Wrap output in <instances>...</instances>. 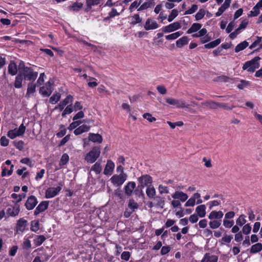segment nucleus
<instances>
[{
    "label": "nucleus",
    "mask_w": 262,
    "mask_h": 262,
    "mask_svg": "<svg viewBox=\"0 0 262 262\" xmlns=\"http://www.w3.org/2000/svg\"><path fill=\"white\" fill-rule=\"evenodd\" d=\"M101 148L100 146H95L86 155L85 160L89 163L95 162L100 156Z\"/></svg>",
    "instance_id": "nucleus-1"
},
{
    "label": "nucleus",
    "mask_w": 262,
    "mask_h": 262,
    "mask_svg": "<svg viewBox=\"0 0 262 262\" xmlns=\"http://www.w3.org/2000/svg\"><path fill=\"white\" fill-rule=\"evenodd\" d=\"M260 58L258 56L254 57L253 59L250 61H248L243 65V70H247L249 72H254L256 69H258L259 66L258 61Z\"/></svg>",
    "instance_id": "nucleus-2"
},
{
    "label": "nucleus",
    "mask_w": 262,
    "mask_h": 262,
    "mask_svg": "<svg viewBox=\"0 0 262 262\" xmlns=\"http://www.w3.org/2000/svg\"><path fill=\"white\" fill-rule=\"evenodd\" d=\"M20 74L22 75L25 80L29 81H34L38 76V72H34L31 67L26 68L25 70L20 73Z\"/></svg>",
    "instance_id": "nucleus-3"
},
{
    "label": "nucleus",
    "mask_w": 262,
    "mask_h": 262,
    "mask_svg": "<svg viewBox=\"0 0 262 262\" xmlns=\"http://www.w3.org/2000/svg\"><path fill=\"white\" fill-rule=\"evenodd\" d=\"M127 178L126 173H120L113 176L110 180L114 185L119 187L124 183Z\"/></svg>",
    "instance_id": "nucleus-4"
},
{
    "label": "nucleus",
    "mask_w": 262,
    "mask_h": 262,
    "mask_svg": "<svg viewBox=\"0 0 262 262\" xmlns=\"http://www.w3.org/2000/svg\"><path fill=\"white\" fill-rule=\"evenodd\" d=\"M26 126L21 124L18 128L10 130L8 132L7 136L10 138L13 139L17 137L23 136L25 133Z\"/></svg>",
    "instance_id": "nucleus-5"
},
{
    "label": "nucleus",
    "mask_w": 262,
    "mask_h": 262,
    "mask_svg": "<svg viewBox=\"0 0 262 262\" xmlns=\"http://www.w3.org/2000/svg\"><path fill=\"white\" fill-rule=\"evenodd\" d=\"M166 101L170 105H174L178 108H188L189 104H186V102L183 99H177L172 98H166Z\"/></svg>",
    "instance_id": "nucleus-6"
},
{
    "label": "nucleus",
    "mask_w": 262,
    "mask_h": 262,
    "mask_svg": "<svg viewBox=\"0 0 262 262\" xmlns=\"http://www.w3.org/2000/svg\"><path fill=\"white\" fill-rule=\"evenodd\" d=\"M62 185V182H60L58 183V186L57 187L48 188L45 192L46 198L47 199L52 198L57 195L61 190Z\"/></svg>",
    "instance_id": "nucleus-7"
},
{
    "label": "nucleus",
    "mask_w": 262,
    "mask_h": 262,
    "mask_svg": "<svg viewBox=\"0 0 262 262\" xmlns=\"http://www.w3.org/2000/svg\"><path fill=\"white\" fill-rule=\"evenodd\" d=\"M138 181L139 183L138 185V187L143 188L145 186H149L151 185V184L152 182V179L151 176L148 174H144L142 176L139 177L138 178Z\"/></svg>",
    "instance_id": "nucleus-8"
},
{
    "label": "nucleus",
    "mask_w": 262,
    "mask_h": 262,
    "mask_svg": "<svg viewBox=\"0 0 262 262\" xmlns=\"http://www.w3.org/2000/svg\"><path fill=\"white\" fill-rule=\"evenodd\" d=\"M37 203V198L34 195H31L28 198L25 206L27 210H31L34 208Z\"/></svg>",
    "instance_id": "nucleus-9"
},
{
    "label": "nucleus",
    "mask_w": 262,
    "mask_h": 262,
    "mask_svg": "<svg viewBox=\"0 0 262 262\" xmlns=\"http://www.w3.org/2000/svg\"><path fill=\"white\" fill-rule=\"evenodd\" d=\"M181 25L180 23L177 21L165 26L162 28V31L164 33H169L180 29Z\"/></svg>",
    "instance_id": "nucleus-10"
},
{
    "label": "nucleus",
    "mask_w": 262,
    "mask_h": 262,
    "mask_svg": "<svg viewBox=\"0 0 262 262\" xmlns=\"http://www.w3.org/2000/svg\"><path fill=\"white\" fill-rule=\"evenodd\" d=\"M52 84L48 81L46 86H42L39 89V93L44 97H49L52 93L51 90Z\"/></svg>",
    "instance_id": "nucleus-11"
},
{
    "label": "nucleus",
    "mask_w": 262,
    "mask_h": 262,
    "mask_svg": "<svg viewBox=\"0 0 262 262\" xmlns=\"http://www.w3.org/2000/svg\"><path fill=\"white\" fill-rule=\"evenodd\" d=\"M159 27V25L156 21L152 20L150 18L146 19L144 28L145 30L148 31L150 30H154Z\"/></svg>",
    "instance_id": "nucleus-12"
},
{
    "label": "nucleus",
    "mask_w": 262,
    "mask_h": 262,
    "mask_svg": "<svg viewBox=\"0 0 262 262\" xmlns=\"http://www.w3.org/2000/svg\"><path fill=\"white\" fill-rule=\"evenodd\" d=\"M73 97L69 95L67 97L61 101L57 106L54 108V110H59L60 111H62L64 107L70 103L72 102Z\"/></svg>",
    "instance_id": "nucleus-13"
},
{
    "label": "nucleus",
    "mask_w": 262,
    "mask_h": 262,
    "mask_svg": "<svg viewBox=\"0 0 262 262\" xmlns=\"http://www.w3.org/2000/svg\"><path fill=\"white\" fill-rule=\"evenodd\" d=\"M48 206L49 202L45 201L41 202L37 206L34 212V215L36 216L40 213L45 211L48 208Z\"/></svg>",
    "instance_id": "nucleus-14"
},
{
    "label": "nucleus",
    "mask_w": 262,
    "mask_h": 262,
    "mask_svg": "<svg viewBox=\"0 0 262 262\" xmlns=\"http://www.w3.org/2000/svg\"><path fill=\"white\" fill-rule=\"evenodd\" d=\"M115 168L114 163L111 160H108L104 169L103 173L106 176L111 175Z\"/></svg>",
    "instance_id": "nucleus-15"
},
{
    "label": "nucleus",
    "mask_w": 262,
    "mask_h": 262,
    "mask_svg": "<svg viewBox=\"0 0 262 262\" xmlns=\"http://www.w3.org/2000/svg\"><path fill=\"white\" fill-rule=\"evenodd\" d=\"M172 198L175 200H180L181 201L184 202L188 199V195L180 191H176L171 195Z\"/></svg>",
    "instance_id": "nucleus-16"
},
{
    "label": "nucleus",
    "mask_w": 262,
    "mask_h": 262,
    "mask_svg": "<svg viewBox=\"0 0 262 262\" xmlns=\"http://www.w3.org/2000/svg\"><path fill=\"white\" fill-rule=\"evenodd\" d=\"M224 213L222 211H212L208 215V219L210 220H216L222 221Z\"/></svg>",
    "instance_id": "nucleus-17"
},
{
    "label": "nucleus",
    "mask_w": 262,
    "mask_h": 262,
    "mask_svg": "<svg viewBox=\"0 0 262 262\" xmlns=\"http://www.w3.org/2000/svg\"><path fill=\"white\" fill-rule=\"evenodd\" d=\"M136 184L134 182H128L124 187V192L126 195L130 196L135 188Z\"/></svg>",
    "instance_id": "nucleus-18"
},
{
    "label": "nucleus",
    "mask_w": 262,
    "mask_h": 262,
    "mask_svg": "<svg viewBox=\"0 0 262 262\" xmlns=\"http://www.w3.org/2000/svg\"><path fill=\"white\" fill-rule=\"evenodd\" d=\"M219 257L217 255H212L210 253L205 254L201 262H217Z\"/></svg>",
    "instance_id": "nucleus-19"
},
{
    "label": "nucleus",
    "mask_w": 262,
    "mask_h": 262,
    "mask_svg": "<svg viewBox=\"0 0 262 262\" xmlns=\"http://www.w3.org/2000/svg\"><path fill=\"white\" fill-rule=\"evenodd\" d=\"M20 212L19 206L16 205L14 206L8 208L7 210V213L10 216H16Z\"/></svg>",
    "instance_id": "nucleus-20"
},
{
    "label": "nucleus",
    "mask_w": 262,
    "mask_h": 262,
    "mask_svg": "<svg viewBox=\"0 0 262 262\" xmlns=\"http://www.w3.org/2000/svg\"><path fill=\"white\" fill-rule=\"evenodd\" d=\"M27 221L23 218L19 219L16 224V229L17 231L23 232L27 226Z\"/></svg>",
    "instance_id": "nucleus-21"
},
{
    "label": "nucleus",
    "mask_w": 262,
    "mask_h": 262,
    "mask_svg": "<svg viewBox=\"0 0 262 262\" xmlns=\"http://www.w3.org/2000/svg\"><path fill=\"white\" fill-rule=\"evenodd\" d=\"M89 139L93 142L101 143L102 142V137L98 134L90 133L89 134Z\"/></svg>",
    "instance_id": "nucleus-22"
},
{
    "label": "nucleus",
    "mask_w": 262,
    "mask_h": 262,
    "mask_svg": "<svg viewBox=\"0 0 262 262\" xmlns=\"http://www.w3.org/2000/svg\"><path fill=\"white\" fill-rule=\"evenodd\" d=\"M90 127L85 124H83L76 129H75L74 131V133L76 135H80L83 133L87 132L90 130Z\"/></svg>",
    "instance_id": "nucleus-23"
},
{
    "label": "nucleus",
    "mask_w": 262,
    "mask_h": 262,
    "mask_svg": "<svg viewBox=\"0 0 262 262\" xmlns=\"http://www.w3.org/2000/svg\"><path fill=\"white\" fill-rule=\"evenodd\" d=\"M206 209L205 205H201L196 207L195 212L199 217H204L206 214Z\"/></svg>",
    "instance_id": "nucleus-24"
},
{
    "label": "nucleus",
    "mask_w": 262,
    "mask_h": 262,
    "mask_svg": "<svg viewBox=\"0 0 262 262\" xmlns=\"http://www.w3.org/2000/svg\"><path fill=\"white\" fill-rule=\"evenodd\" d=\"M8 73L12 76L15 75L17 73V66L13 61H11L8 66Z\"/></svg>",
    "instance_id": "nucleus-25"
},
{
    "label": "nucleus",
    "mask_w": 262,
    "mask_h": 262,
    "mask_svg": "<svg viewBox=\"0 0 262 262\" xmlns=\"http://www.w3.org/2000/svg\"><path fill=\"white\" fill-rule=\"evenodd\" d=\"M37 84H33L32 83H29L28 85L27 91L26 94V97L27 98L30 97L31 94H34L36 91V88Z\"/></svg>",
    "instance_id": "nucleus-26"
},
{
    "label": "nucleus",
    "mask_w": 262,
    "mask_h": 262,
    "mask_svg": "<svg viewBox=\"0 0 262 262\" xmlns=\"http://www.w3.org/2000/svg\"><path fill=\"white\" fill-rule=\"evenodd\" d=\"M146 193L147 196L149 199H154L155 197L156 191L154 186L152 185H149L147 187Z\"/></svg>",
    "instance_id": "nucleus-27"
},
{
    "label": "nucleus",
    "mask_w": 262,
    "mask_h": 262,
    "mask_svg": "<svg viewBox=\"0 0 262 262\" xmlns=\"http://www.w3.org/2000/svg\"><path fill=\"white\" fill-rule=\"evenodd\" d=\"M23 79H24V77L20 73H18L15 77L14 83V87L16 89L21 88L22 87V82Z\"/></svg>",
    "instance_id": "nucleus-28"
},
{
    "label": "nucleus",
    "mask_w": 262,
    "mask_h": 262,
    "mask_svg": "<svg viewBox=\"0 0 262 262\" xmlns=\"http://www.w3.org/2000/svg\"><path fill=\"white\" fill-rule=\"evenodd\" d=\"M188 38L187 36H183L176 41V46L178 48H182L188 43Z\"/></svg>",
    "instance_id": "nucleus-29"
},
{
    "label": "nucleus",
    "mask_w": 262,
    "mask_h": 262,
    "mask_svg": "<svg viewBox=\"0 0 262 262\" xmlns=\"http://www.w3.org/2000/svg\"><path fill=\"white\" fill-rule=\"evenodd\" d=\"M156 204L155 206L157 207L163 208L165 204V199L164 198L161 197L160 196H155L154 198Z\"/></svg>",
    "instance_id": "nucleus-30"
},
{
    "label": "nucleus",
    "mask_w": 262,
    "mask_h": 262,
    "mask_svg": "<svg viewBox=\"0 0 262 262\" xmlns=\"http://www.w3.org/2000/svg\"><path fill=\"white\" fill-rule=\"evenodd\" d=\"M202 25L199 23H193L191 27L187 31V33L191 34L201 29Z\"/></svg>",
    "instance_id": "nucleus-31"
},
{
    "label": "nucleus",
    "mask_w": 262,
    "mask_h": 262,
    "mask_svg": "<svg viewBox=\"0 0 262 262\" xmlns=\"http://www.w3.org/2000/svg\"><path fill=\"white\" fill-rule=\"evenodd\" d=\"M249 45L248 42L245 40L240 43L238 44L235 48V52L236 53H238L243 50H244L245 48H246Z\"/></svg>",
    "instance_id": "nucleus-32"
},
{
    "label": "nucleus",
    "mask_w": 262,
    "mask_h": 262,
    "mask_svg": "<svg viewBox=\"0 0 262 262\" xmlns=\"http://www.w3.org/2000/svg\"><path fill=\"white\" fill-rule=\"evenodd\" d=\"M221 42V39L220 38H218L215 40H213L209 43L205 44L204 45V47L206 49H211L213 48L218 46Z\"/></svg>",
    "instance_id": "nucleus-33"
},
{
    "label": "nucleus",
    "mask_w": 262,
    "mask_h": 262,
    "mask_svg": "<svg viewBox=\"0 0 262 262\" xmlns=\"http://www.w3.org/2000/svg\"><path fill=\"white\" fill-rule=\"evenodd\" d=\"M262 250V244L256 243L252 246L250 249V253L254 254L260 252Z\"/></svg>",
    "instance_id": "nucleus-34"
},
{
    "label": "nucleus",
    "mask_w": 262,
    "mask_h": 262,
    "mask_svg": "<svg viewBox=\"0 0 262 262\" xmlns=\"http://www.w3.org/2000/svg\"><path fill=\"white\" fill-rule=\"evenodd\" d=\"M141 5L140 7L138 9V11H139L147 9V8L154 6V3L148 1L144 3L142 2Z\"/></svg>",
    "instance_id": "nucleus-35"
},
{
    "label": "nucleus",
    "mask_w": 262,
    "mask_h": 262,
    "mask_svg": "<svg viewBox=\"0 0 262 262\" xmlns=\"http://www.w3.org/2000/svg\"><path fill=\"white\" fill-rule=\"evenodd\" d=\"M91 170L94 171L96 174H99L102 170V167L100 161H98L91 167Z\"/></svg>",
    "instance_id": "nucleus-36"
},
{
    "label": "nucleus",
    "mask_w": 262,
    "mask_h": 262,
    "mask_svg": "<svg viewBox=\"0 0 262 262\" xmlns=\"http://www.w3.org/2000/svg\"><path fill=\"white\" fill-rule=\"evenodd\" d=\"M217 103L212 101H207L203 102L202 105L210 109H216L217 108Z\"/></svg>",
    "instance_id": "nucleus-37"
},
{
    "label": "nucleus",
    "mask_w": 262,
    "mask_h": 262,
    "mask_svg": "<svg viewBox=\"0 0 262 262\" xmlns=\"http://www.w3.org/2000/svg\"><path fill=\"white\" fill-rule=\"evenodd\" d=\"M46 239L44 235H37L36 238L34 239V243L36 246H39L45 241Z\"/></svg>",
    "instance_id": "nucleus-38"
},
{
    "label": "nucleus",
    "mask_w": 262,
    "mask_h": 262,
    "mask_svg": "<svg viewBox=\"0 0 262 262\" xmlns=\"http://www.w3.org/2000/svg\"><path fill=\"white\" fill-rule=\"evenodd\" d=\"M222 221L220 220H210L209 223V227L211 229H215L220 227L221 225Z\"/></svg>",
    "instance_id": "nucleus-39"
},
{
    "label": "nucleus",
    "mask_w": 262,
    "mask_h": 262,
    "mask_svg": "<svg viewBox=\"0 0 262 262\" xmlns=\"http://www.w3.org/2000/svg\"><path fill=\"white\" fill-rule=\"evenodd\" d=\"M183 32L178 31L171 34L166 35L165 38L167 40H173L178 38L180 35L182 34Z\"/></svg>",
    "instance_id": "nucleus-40"
},
{
    "label": "nucleus",
    "mask_w": 262,
    "mask_h": 262,
    "mask_svg": "<svg viewBox=\"0 0 262 262\" xmlns=\"http://www.w3.org/2000/svg\"><path fill=\"white\" fill-rule=\"evenodd\" d=\"M101 0H85L87 7L91 9L93 6L98 5L100 3Z\"/></svg>",
    "instance_id": "nucleus-41"
},
{
    "label": "nucleus",
    "mask_w": 262,
    "mask_h": 262,
    "mask_svg": "<svg viewBox=\"0 0 262 262\" xmlns=\"http://www.w3.org/2000/svg\"><path fill=\"white\" fill-rule=\"evenodd\" d=\"M245 217L246 216L244 214H241L236 220V223L237 225L239 227H242L244 224H245L247 222Z\"/></svg>",
    "instance_id": "nucleus-42"
},
{
    "label": "nucleus",
    "mask_w": 262,
    "mask_h": 262,
    "mask_svg": "<svg viewBox=\"0 0 262 262\" xmlns=\"http://www.w3.org/2000/svg\"><path fill=\"white\" fill-rule=\"evenodd\" d=\"M39 229V224L38 221H33L31 223V230L36 232Z\"/></svg>",
    "instance_id": "nucleus-43"
},
{
    "label": "nucleus",
    "mask_w": 262,
    "mask_h": 262,
    "mask_svg": "<svg viewBox=\"0 0 262 262\" xmlns=\"http://www.w3.org/2000/svg\"><path fill=\"white\" fill-rule=\"evenodd\" d=\"M22 248L24 250H29L31 248V241L28 238L24 239L22 244Z\"/></svg>",
    "instance_id": "nucleus-44"
},
{
    "label": "nucleus",
    "mask_w": 262,
    "mask_h": 262,
    "mask_svg": "<svg viewBox=\"0 0 262 262\" xmlns=\"http://www.w3.org/2000/svg\"><path fill=\"white\" fill-rule=\"evenodd\" d=\"M138 204L133 199L130 200L128 204V207L130 208L132 211H135V210L138 208Z\"/></svg>",
    "instance_id": "nucleus-45"
},
{
    "label": "nucleus",
    "mask_w": 262,
    "mask_h": 262,
    "mask_svg": "<svg viewBox=\"0 0 262 262\" xmlns=\"http://www.w3.org/2000/svg\"><path fill=\"white\" fill-rule=\"evenodd\" d=\"M73 111V107L72 104L68 105L63 110L62 113V116L65 117L66 115L71 114Z\"/></svg>",
    "instance_id": "nucleus-46"
},
{
    "label": "nucleus",
    "mask_w": 262,
    "mask_h": 262,
    "mask_svg": "<svg viewBox=\"0 0 262 262\" xmlns=\"http://www.w3.org/2000/svg\"><path fill=\"white\" fill-rule=\"evenodd\" d=\"M26 196V193H23L20 194H17L16 193H12L11 194V197L13 199H17V200L16 201V203L20 202L23 199H24Z\"/></svg>",
    "instance_id": "nucleus-47"
},
{
    "label": "nucleus",
    "mask_w": 262,
    "mask_h": 262,
    "mask_svg": "<svg viewBox=\"0 0 262 262\" xmlns=\"http://www.w3.org/2000/svg\"><path fill=\"white\" fill-rule=\"evenodd\" d=\"M205 15V10L203 9H200L198 13L195 15L196 20H199L202 19Z\"/></svg>",
    "instance_id": "nucleus-48"
},
{
    "label": "nucleus",
    "mask_w": 262,
    "mask_h": 262,
    "mask_svg": "<svg viewBox=\"0 0 262 262\" xmlns=\"http://www.w3.org/2000/svg\"><path fill=\"white\" fill-rule=\"evenodd\" d=\"M14 146L18 150H22L24 149V142L21 140L14 141L13 142Z\"/></svg>",
    "instance_id": "nucleus-49"
},
{
    "label": "nucleus",
    "mask_w": 262,
    "mask_h": 262,
    "mask_svg": "<svg viewBox=\"0 0 262 262\" xmlns=\"http://www.w3.org/2000/svg\"><path fill=\"white\" fill-rule=\"evenodd\" d=\"M133 20L131 22L132 25H136L138 23H140L142 19L141 18L138 14H135L132 16Z\"/></svg>",
    "instance_id": "nucleus-50"
},
{
    "label": "nucleus",
    "mask_w": 262,
    "mask_h": 262,
    "mask_svg": "<svg viewBox=\"0 0 262 262\" xmlns=\"http://www.w3.org/2000/svg\"><path fill=\"white\" fill-rule=\"evenodd\" d=\"M60 98V95L58 93L54 94L50 98V102L53 104L57 102Z\"/></svg>",
    "instance_id": "nucleus-51"
},
{
    "label": "nucleus",
    "mask_w": 262,
    "mask_h": 262,
    "mask_svg": "<svg viewBox=\"0 0 262 262\" xmlns=\"http://www.w3.org/2000/svg\"><path fill=\"white\" fill-rule=\"evenodd\" d=\"M234 221L233 220H229L227 219H224L223 224V226L226 228H230L234 225Z\"/></svg>",
    "instance_id": "nucleus-52"
},
{
    "label": "nucleus",
    "mask_w": 262,
    "mask_h": 262,
    "mask_svg": "<svg viewBox=\"0 0 262 262\" xmlns=\"http://www.w3.org/2000/svg\"><path fill=\"white\" fill-rule=\"evenodd\" d=\"M69 157L68 154H64L62 155L60 162H59V165H66L68 162L69 161Z\"/></svg>",
    "instance_id": "nucleus-53"
},
{
    "label": "nucleus",
    "mask_w": 262,
    "mask_h": 262,
    "mask_svg": "<svg viewBox=\"0 0 262 262\" xmlns=\"http://www.w3.org/2000/svg\"><path fill=\"white\" fill-rule=\"evenodd\" d=\"M259 14V9L255 6L253 7L252 10L249 12L248 14L249 17H254L257 16Z\"/></svg>",
    "instance_id": "nucleus-54"
},
{
    "label": "nucleus",
    "mask_w": 262,
    "mask_h": 262,
    "mask_svg": "<svg viewBox=\"0 0 262 262\" xmlns=\"http://www.w3.org/2000/svg\"><path fill=\"white\" fill-rule=\"evenodd\" d=\"M178 11L176 9H173L170 15L168 16V21L169 22L172 21L173 19L178 15Z\"/></svg>",
    "instance_id": "nucleus-55"
},
{
    "label": "nucleus",
    "mask_w": 262,
    "mask_h": 262,
    "mask_svg": "<svg viewBox=\"0 0 262 262\" xmlns=\"http://www.w3.org/2000/svg\"><path fill=\"white\" fill-rule=\"evenodd\" d=\"M198 9V6L197 5L193 4L192 5L191 7L186 11L184 13L185 15L187 14H191L194 13Z\"/></svg>",
    "instance_id": "nucleus-56"
},
{
    "label": "nucleus",
    "mask_w": 262,
    "mask_h": 262,
    "mask_svg": "<svg viewBox=\"0 0 262 262\" xmlns=\"http://www.w3.org/2000/svg\"><path fill=\"white\" fill-rule=\"evenodd\" d=\"M251 231V227L249 224L245 225L243 228L242 231L244 234L247 235L250 233Z\"/></svg>",
    "instance_id": "nucleus-57"
},
{
    "label": "nucleus",
    "mask_w": 262,
    "mask_h": 262,
    "mask_svg": "<svg viewBox=\"0 0 262 262\" xmlns=\"http://www.w3.org/2000/svg\"><path fill=\"white\" fill-rule=\"evenodd\" d=\"M130 257V253L128 251H124L122 253L121 258L125 261H128Z\"/></svg>",
    "instance_id": "nucleus-58"
},
{
    "label": "nucleus",
    "mask_w": 262,
    "mask_h": 262,
    "mask_svg": "<svg viewBox=\"0 0 262 262\" xmlns=\"http://www.w3.org/2000/svg\"><path fill=\"white\" fill-rule=\"evenodd\" d=\"M20 163H21L23 164H27L31 167L33 166V164L32 163V161L28 158H23L20 160Z\"/></svg>",
    "instance_id": "nucleus-59"
},
{
    "label": "nucleus",
    "mask_w": 262,
    "mask_h": 262,
    "mask_svg": "<svg viewBox=\"0 0 262 262\" xmlns=\"http://www.w3.org/2000/svg\"><path fill=\"white\" fill-rule=\"evenodd\" d=\"M257 39L254 41L249 47V48L250 49H252L256 47L258 44L260 43V42L261 41V37L257 36L256 37Z\"/></svg>",
    "instance_id": "nucleus-60"
},
{
    "label": "nucleus",
    "mask_w": 262,
    "mask_h": 262,
    "mask_svg": "<svg viewBox=\"0 0 262 262\" xmlns=\"http://www.w3.org/2000/svg\"><path fill=\"white\" fill-rule=\"evenodd\" d=\"M18 250V247L17 246H13L10 248L9 251V255L11 256H14Z\"/></svg>",
    "instance_id": "nucleus-61"
},
{
    "label": "nucleus",
    "mask_w": 262,
    "mask_h": 262,
    "mask_svg": "<svg viewBox=\"0 0 262 262\" xmlns=\"http://www.w3.org/2000/svg\"><path fill=\"white\" fill-rule=\"evenodd\" d=\"M82 122L81 121H74L73 122L70 124L68 129L71 130H73V129L77 127L78 125H79Z\"/></svg>",
    "instance_id": "nucleus-62"
},
{
    "label": "nucleus",
    "mask_w": 262,
    "mask_h": 262,
    "mask_svg": "<svg viewBox=\"0 0 262 262\" xmlns=\"http://www.w3.org/2000/svg\"><path fill=\"white\" fill-rule=\"evenodd\" d=\"M144 118L147 119L149 122H152L156 120L155 117H152L151 115L149 113H145L143 115Z\"/></svg>",
    "instance_id": "nucleus-63"
},
{
    "label": "nucleus",
    "mask_w": 262,
    "mask_h": 262,
    "mask_svg": "<svg viewBox=\"0 0 262 262\" xmlns=\"http://www.w3.org/2000/svg\"><path fill=\"white\" fill-rule=\"evenodd\" d=\"M9 142V140L5 136H2L1 138L0 143L2 146H7L8 145Z\"/></svg>",
    "instance_id": "nucleus-64"
}]
</instances>
